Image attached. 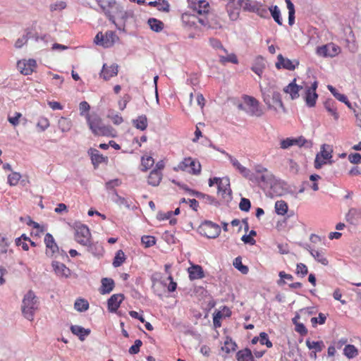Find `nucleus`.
Returning <instances> with one entry per match:
<instances>
[{
  "label": "nucleus",
  "instance_id": "nucleus-1",
  "mask_svg": "<svg viewBox=\"0 0 361 361\" xmlns=\"http://www.w3.org/2000/svg\"><path fill=\"white\" fill-rule=\"evenodd\" d=\"M249 177L247 180L252 183L271 189H273L278 183L274 174L261 164H257L254 166V171H251Z\"/></svg>",
  "mask_w": 361,
  "mask_h": 361
},
{
  "label": "nucleus",
  "instance_id": "nucleus-2",
  "mask_svg": "<svg viewBox=\"0 0 361 361\" xmlns=\"http://www.w3.org/2000/svg\"><path fill=\"white\" fill-rule=\"evenodd\" d=\"M263 101L270 110L277 112L278 109L281 108L283 112H286L283 103L281 99V94L276 91L274 86L262 87L260 86Z\"/></svg>",
  "mask_w": 361,
  "mask_h": 361
},
{
  "label": "nucleus",
  "instance_id": "nucleus-3",
  "mask_svg": "<svg viewBox=\"0 0 361 361\" xmlns=\"http://www.w3.org/2000/svg\"><path fill=\"white\" fill-rule=\"evenodd\" d=\"M37 298L32 290H29L23 297L21 305L22 313L29 321L34 319L35 311L37 310Z\"/></svg>",
  "mask_w": 361,
  "mask_h": 361
},
{
  "label": "nucleus",
  "instance_id": "nucleus-4",
  "mask_svg": "<svg viewBox=\"0 0 361 361\" xmlns=\"http://www.w3.org/2000/svg\"><path fill=\"white\" fill-rule=\"evenodd\" d=\"M85 118L90 130L95 135L108 136L111 135V128L105 126L97 114H87Z\"/></svg>",
  "mask_w": 361,
  "mask_h": 361
},
{
  "label": "nucleus",
  "instance_id": "nucleus-5",
  "mask_svg": "<svg viewBox=\"0 0 361 361\" xmlns=\"http://www.w3.org/2000/svg\"><path fill=\"white\" fill-rule=\"evenodd\" d=\"M175 171H186L192 175H199L201 172V164L199 161L192 157H186L180 161Z\"/></svg>",
  "mask_w": 361,
  "mask_h": 361
},
{
  "label": "nucleus",
  "instance_id": "nucleus-6",
  "mask_svg": "<svg viewBox=\"0 0 361 361\" xmlns=\"http://www.w3.org/2000/svg\"><path fill=\"white\" fill-rule=\"evenodd\" d=\"M118 39V37L115 32L108 30L104 34L102 32H98L94 39V42L97 45L102 46L104 48H109L111 47Z\"/></svg>",
  "mask_w": 361,
  "mask_h": 361
},
{
  "label": "nucleus",
  "instance_id": "nucleus-7",
  "mask_svg": "<svg viewBox=\"0 0 361 361\" xmlns=\"http://www.w3.org/2000/svg\"><path fill=\"white\" fill-rule=\"evenodd\" d=\"M316 52L319 56L333 58L338 55L341 48L334 43H329L317 47Z\"/></svg>",
  "mask_w": 361,
  "mask_h": 361
},
{
  "label": "nucleus",
  "instance_id": "nucleus-8",
  "mask_svg": "<svg viewBox=\"0 0 361 361\" xmlns=\"http://www.w3.org/2000/svg\"><path fill=\"white\" fill-rule=\"evenodd\" d=\"M244 104L247 106L246 112L250 116H261L263 114L262 110L259 107V102L250 96H245L243 97Z\"/></svg>",
  "mask_w": 361,
  "mask_h": 361
},
{
  "label": "nucleus",
  "instance_id": "nucleus-9",
  "mask_svg": "<svg viewBox=\"0 0 361 361\" xmlns=\"http://www.w3.org/2000/svg\"><path fill=\"white\" fill-rule=\"evenodd\" d=\"M298 66L299 61L297 59L290 60L283 57L282 54H279L277 56L276 68L279 70L283 68L288 71H294Z\"/></svg>",
  "mask_w": 361,
  "mask_h": 361
},
{
  "label": "nucleus",
  "instance_id": "nucleus-10",
  "mask_svg": "<svg viewBox=\"0 0 361 361\" xmlns=\"http://www.w3.org/2000/svg\"><path fill=\"white\" fill-rule=\"evenodd\" d=\"M37 63L35 59L20 60L17 63L18 69L22 74L25 75L32 74L34 72Z\"/></svg>",
  "mask_w": 361,
  "mask_h": 361
},
{
  "label": "nucleus",
  "instance_id": "nucleus-11",
  "mask_svg": "<svg viewBox=\"0 0 361 361\" xmlns=\"http://www.w3.org/2000/svg\"><path fill=\"white\" fill-rule=\"evenodd\" d=\"M318 83L317 81H314L310 87H308L305 91V100L306 104L309 107H313L316 104L317 99L318 98V95L316 93V90L317 88Z\"/></svg>",
  "mask_w": 361,
  "mask_h": 361
},
{
  "label": "nucleus",
  "instance_id": "nucleus-12",
  "mask_svg": "<svg viewBox=\"0 0 361 361\" xmlns=\"http://www.w3.org/2000/svg\"><path fill=\"white\" fill-rule=\"evenodd\" d=\"M202 230L209 238H215L221 233L219 226L212 221H205L202 226Z\"/></svg>",
  "mask_w": 361,
  "mask_h": 361
},
{
  "label": "nucleus",
  "instance_id": "nucleus-13",
  "mask_svg": "<svg viewBox=\"0 0 361 361\" xmlns=\"http://www.w3.org/2000/svg\"><path fill=\"white\" fill-rule=\"evenodd\" d=\"M91 233L86 226L79 227L75 234V240L82 245H87L90 243Z\"/></svg>",
  "mask_w": 361,
  "mask_h": 361
},
{
  "label": "nucleus",
  "instance_id": "nucleus-14",
  "mask_svg": "<svg viewBox=\"0 0 361 361\" xmlns=\"http://www.w3.org/2000/svg\"><path fill=\"white\" fill-rule=\"evenodd\" d=\"M51 267L55 274L59 278L67 279L71 274V269L61 262L53 261Z\"/></svg>",
  "mask_w": 361,
  "mask_h": 361
},
{
  "label": "nucleus",
  "instance_id": "nucleus-15",
  "mask_svg": "<svg viewBox=\"0 0 361 361\" xmlns=\"http://www.w3.org/2000/svg\"><path fill=\"white\" fill-rule=\"evenodd\" d=\"M188 1L190 7L200 15L207 13L209 11V4L205 0H199L197 1H194L193 0Z\"/></svg>",
  "mask_w": 361,
  "mask_h": 361
},
{
  "label": "nucleus",
  "instance_id": "nucleus-16",
  "mask_svg": "<svg viewBox=\"0 0 361 361\" xmlns=\"http://www.w3.org/2000/svg\"><path fill=\"white\" fill-rule=\"evenodd\" d=\"M123 299L124 296L123 294L118 293L112 295L107 301L108 310L110 312H116Z\"/></svg>",
  "mask_w": 361,
  "mask_h": 361
},
{
  "label": "nucleus",
  "instance_id": "nucleus-17",
  "mask_svg": "<svg viewBox=\"0 0 361 361\" xmlns=\"http://www.w3.org/2000/svg\"><path fill=\"white\" fill-rule=\"evenodd\" d=\"M118 65L113 63L108 66L106 63L103 65L102 70L100 73V76L105 80H109L111 78L117 75L118 74Z\"/></svg>",
  "mask_w": 361,
  "mask_h": 361
},
{
  "label": "nucleus",
  "instance_id": "nucleus-18",
  "mask_svg": "<svg viewBox=\"0 0 361 361\" xmlns=\"http://www.w3.org/2000/svg\"><path fill=\"white\" fill-rule=\"evenodd\" d=\"M227 156L228 157V159L229 161H231V163L232 164L233 166L238 171V172L246 179H247L248 178H250L249 176H250V173H251V170H250L249 169L243 166V165L240 164V163L238 161L237 159H235V157H233V156L230 155V154H227Z\"/></svg>",
  "mask_w": 361,
  "mask_h": 361
},
{
  "label": "nucleus",
  "instance_id": "nucleus-19",
  "mask_svg": "<svg viewBox=\"0 0 361 361\" xmlns=\"http://www.w3.org/2000/svg\"><path fill=\"white\" fill-rule=\"evenodd\" d=\"M44 243L47 247V255L48 256H53L59 250L56 243L54 241L53 236L50 233H47L44 237Z\"/></svg>",
  "mask_w": 361,
  "mask_h": 361
},
{
  "label": "nucleus",
  "instance_id": "nucleus-20",
  "mask_svg": "<svg viewBox=\"0 0 361 361\" xmlns=\"http://www.w3.org/2000/svg\"><path fill=\"white\" fill-rule=\"evenodd\" d=\"M296 79H294L290 83L286 86L283 91L290 94L292 99H295L299 97V91L302 89L301 86L298 85L295 83Z\"/></svg>",
  "mask_w": 361,
  "mask_h": 361
},
{
  "label": "nucleus",
  "instance_id": "nucleus-21",
  "mask_svg": "<svg viewBox=\"0 0 361 361\" xmlns=\"http://www.w3.org/2000/svg\"><path fill=\"white\" fill-rule=\"evenodd\" d=\"M71 331L74 335L78 336L79 339L82 341H84L91 332L90 329H85L79 325H72L71 326Z\"/></svg>",
  "mask_w": 361,
  "mask_h": 361
},
{
  "label": "nucleus",
  "instance_id": "nucleus-22",
  "mask_svg": "<svg viewBox=\"0 0 361 361\" xmlns=\"http://www.w3.org/2000/svg\"><path fill=\"white\" fill-rule=\"evenodd\" d=\"M88 154L90 156L92 163L94 167L98 166L99 164L104 162L106 159L103 157V155L101 154L97 149L94 148H90L88 150Z\"/></svg>",
  "mask_w": 361,
  "mask_h": 361
},
{
  "label": "nucleus",
  "instance_id": "nucleus-23",
  "mask_svg": "<svg viewBox=\"0 0 361 361\" xmlns=\"http://www.w3.org/2000/svg\"><path fill=\"white\" fill-rule=\"evenodd\" d=\"M196 20H198V22L204 26H206L207 25V21H206L203 18H197V17H195L194 15L188 13H184L182 15V20L183 23L188 25V26L195 25Z\"/></svg>",
  "mask_w": 361,
  "mask_h": 361
},
{
  "label": "nucleus",
  "instance_id": "nucleus-24",
  "mask_svg": "<svg viewBox=\"0 0 361 361\" xmlns=\"http://www.w3.org/2000/svg\"><path fill=\"white\" fill-rule=\"evenodd\" d=\"M188 271L191 280L200 279L204 276L203 269L200 265H192Z\"/></svg>",
  "mask_w": 361,
  "mask_h": 361
},
{
  "label": "nucleus",
  "instance_id": "nucleus-25",
  "mask_svg": "<svg viewBox=\"0 0 361 361\" xmlns=\"http://www.w3.org/2000/svg\"><path fill=\"white\" fill-rule=\"evenodd\" d=\"M259 2L251 0H238V5L243 8L244 11L255 13Z\"/></svg>",
  "mask_w": 361,
  "mask_h": 361
},
{
  "label": "nucleus",
  "instance_id": "nucleus-26",
  "mask_svg": "<svg viewBox=\"0 0 361 361\" xmlns=\"http://www.w3.org/2000/svg\"><path fill=\"white\" fill-rule=\"evenodd\" d=\"M310 255L314 257L315 260L318 262L321 263L323 265L326 266L329 263L326 257H325V253L322 250H316L314 249H311L310 247L308 249Z\"/></svg>",
  "mask_w": 361,
  "mask_h": 361
},
{
  "label": "nucleus",
  "instance_id": "nucleus-27",
  "mask_svg": "<svg viewBox=\"0 0 361 361\" xmlns=\"http://www.w3.org/2000/svg\"><path fill=\"white\" fill-rule=\"evenodd\" d=\"M114 288V281L111 279L104 278L102 279V286L100 293L104 295L108 294L113 290Z\"/></svg>",
  "mask_w": 361,
  "mask_h": 361
},
{
  "label": "nucleus",
  "instance_id": "nucleus-28",
  "mask_svg": "<svg viewBox=\"0 0 361 361\" xmlns=\"http://www.w3.org/2000/svg\"><path fill=\"white\" fill-rule=\"evenodd\" d=\"M162 178V173L159 170H152L148 176V183L152 186H157Z\"/></svg>",
  "mask_w": 361,
  "mask_h": 361
},
{
  "label": "nucleus",
  "instance_id": "nucleus-29",
  "mask_svg": "<svg viewBox=\"0 0 361 361\" xmlns=\"http://www.w3.org/2000/svg\"><path fill=\"white\" fill-rule=\"evenodd\" d=\"M236 359L238 361H255L249 348H245L239 350L236 354Z\"/></svg>",
  "mask_w": 361,
  "mask_h": 361
},
{
  "label": "nucleus",
  "instance_id": "nucleus-30",
  "mask_svg": "<svg viewBox=\"0 0 361 361\" xmlns=\"http://www.w3.org/2000/svg\"><path fill=\"white\" fill-rule=\"evenodd\" d=\"M148 5L153 7H157V9L163 12H169L170 10V5L166 0H156L149 1Z\"/></svg>",
  "mask_w": 361,
  "mask_h": 361
},
{
  "label": "nucleus",
  "instance_id": "nucleus-31",
  "mask_svg": "<svg viewBox=\"0 0 361 361\" xmlns=\"http://www.w3.org/2000/svg\"><path fill=\"white\" fill-rule=\"evenodd\" d=\"M332 146L327 144H323L321 146L320 152L317 154V155L322 157L324 159H327L329 161L332 158Z\"/></svg>",
  "mask_w": 361,
  "mask_h": 361
},
{
  "label": "nucleus",
  "instance_id": "nucleus-32",
  "mask_svg": "<svg viewBox=\"0 0 361 361\" xmlns=\"http://www.w3.org/2000/svg\"><path fill=\"white\" fill-rule=\"evenodd\" d=\"M133 126L140 130H145L148 126L147 118L145 115L139 116L137 118L133 120Z\"/></svg>",
  "mask_w": 361,
  "mask_h": 361
},
{
  "label": "nucleus",
  "instance_id": "nucleus-33",
  "mask_svg": "<svg viewBox=\"0 0 361 361\" xmlns=\"http://www.w3.org/2000/svg\"><path fill=\"white\" fill-rule=\"evenodd\" d=\"M150 29L156 32H161L164 27V23L157 18H150L147 20Z\"/></svg>",
  "mask_w": 361,
  "mask_h": 361
},
{
  "label": "nucleus",
  "instance_id": "nucleus-34",
  "mask_svg": "<svg viewBox=\"0 0 361 361\" xmlns=\"http://www.w3.org/2000/svg\"><path fill=\"white\" fill-rule=\"evenodd\" d=\"M346 219L350 224H356L361 219V212L355 209H351L346 215Z\"/></svg>",
  "mask_w": 361,
  "mask_h": 361
},
{
  "label": "nucleus",
  "instance_id": "nucleus-35",
  "mask_svg": "<svg viewBox=\"0 0 361 361\" xmlns=\"http://www.w3.org/2000/svg\"><path fill=\"white\" fill-rule=\"evenodd\" d=\"M328 90L331 92V94L340 102L345 104L348 107H350V103L348 101L347 97L343 94L339 93L335 87L332 85L327 86Z\"/></svg>",
  "mask_w": 361,
  "mask_h": 361
},
{
  "label": "nucleus",
  "instance_id": "nucleus-36",
  "mask_svg": "<svg viewBox=\"0 0 361 361\" xmlns=\"http://www.w3.org/2000/svg\"><path fill=\"white\" fill-rule=\"evenodd\" d=\"M226 56L219 54V62L221 64H226V63H232L233 64H237L238 63V58L236 55L233 53L231 54H226Z\"/></svg>",
  "mask_w": 361,
  "mask_h": 361
},
{
  "label": "nucleus",
  "instance_id": "nucleus-37",
  "mask_svg": "<svg viewBox=\"0 0 361 361\" xmlns=\"http://www.w3.org/2000/svg\"><path fill=\"white\" fill-rule=\"evenodd\" d=\"M238 6H235V4H227L226 10L228 14V16L231 20H236L239 17V8Z\"/></svg>",
  "mask_w": 361,
  "mask_h": 361
},
{
  "label": "nucleus",
  "instance_id": "nucleus-38",
  "mask_svg": "<svg viewBox=\"0 0 361 361\" xmlns=\"http://www.w3.org/2000/svg\"><path fill=\"white\" fill-rule=\"evenodd\" d=\"M89 252L92 253L94 255H100L103 252V247L98 242L91 243L86 245Z\"/></svg>",
  "mask_w": 361,
  "mask_h": 361
},
{
  "label": "nucleus",
  "instance_id": "nucleus-39",
  "mask_svg": "<svg viewBox=\"0 0 361 361\" xmlns=\"http://www.w3.org/2000/svg\"><path fill=\"white\" fill-rule=\"evenodd\" d=\"M58 125H59V129L62 132H68L72 127L71 121L65 117H61L59 118V120L58 121Z\"/></svg>",
  "mask_w": 361,
  "mask_h": 361
},
{
  "label": "nucleus",
  "instance_id": "nucleus-40",
  "mask_svg": "<svg viewBox=\"0 0 361 361\" xmlns=\"http://www.w3.org/2000/svg\"><path fill=\"white\" fill-rule=\"evenodd\" d=\"M275 211L279 215H285L288 212V204L283 200H278L275 203Z\"/></svg>",
  "mask_w": 361,
  "mask_h": 361
},
{
  "label": "nucleus",
  "instance_id": "nucleus-41",
  "mask_svg": "<svg viewBox=\"0 0 361 361\" xmlns=\"http://www.w3.org/2000/svg\"><path fill=\"white\" fill-rule=\"evenodd\" d=\"M265 68V64L262 59H259L252 66L251 70L259 77H262L263 71Z\"/></svg>",
  "mask_w": 361,
  "mask_h": 361
},
{
  "label": "nucleus",
  "instance_id": "nucleus-42",
  "mask_svg": "<svg viewBox=\"0 0 361 361\" xmlns=\"http://www.w3.org/2000/svg\"><path fill=\"white\" fill-rule=\"evenodd\" d=\"M306 345L310 349H314L315 352H321L324 348V342L320 341H311L310 339L306 340Z\"/></svg>",
  "mask_w": 361,
  "mask_h": 361
},
{
  "label": "nucleus",
  "instance_id": "nucleus-43",
  "mask_svg": "<svg viewBox=\"0 0 361 361\" xmlns=\"http://www.w3.org/2000/svg\"><path fill=\"white\" fill-rule=\"evenodd\" d=\"M288 10V24L293 25L295 23V7L290 0H286Z\"/></svg>",
  "mask_w": 361,
  "mask_h": 361
},
{
  "label": "nucleus",
  "instance_id": "nucleus-44",
  "mask_svg": "<svg viewBox=\"0 0 361 361\" xmlns=\"http://www.w3.org/2000/svg\"><path fill=\"white\" fill-rule=\"evenodd\" d=\"M112 200L119 206H124L128 209H129L130 207V204L128 203V200L126 198L118 195L116 190L114 191Z\"/></svg>",
  "mask_w": 361,
  "mask_h": 361
},
{
  "label": "nucleus",
  "instance_id": "nucleus-45",
  "mask_svg": "<svg viewBox=\"0 0 361 361\" xmlns=\"http://www.w3.org/2000/svg\"><path fill=\"white\" fill-rule=\"evenodd\" d=\"M271 16L274 20L279 25H282V18L281 17V11L277 6H271L269 8Z\"/></svg>",
  "mask_w": 361,
  "mask_h": 361
},
{
  "label": "nucleus",
  "instance_id": "nucleus-46",
  "mask_svg": "<svg viewBox=\"0 0 361 361\" xmlns=\"http://www.w3.org/2000/svg\"><path fill=\"white\" fill-rule=\"evenodd\" d=\"M74 307L78 312H85L89 308V303L85 299H77L75 302Z\"/></svg>",
  "mask_w": 361,
  "mask_h": 361
},
{
  "label": "nucleus",
  "instance_id": "nucleus-47",
  "mask_svg": "<svg viewBox=\"0 0 361 361\" xmlns=\"http://www.w3.org/2000/svg\"><path fill=\"white\" fill-rule=\"evenodd\" d=\"M126 260V256L124 252L120 250H118L116 253V256L114 257L113 265L114 267H120Z\"/></svg>",
  "mask_w": 361,
  "mask_h": 361
},
{
  "label": "nucleus",
  "instance_id": "nucleus-48",
  "mask_svg": "<svg viewBox=\"0 0 361 361\" xmlns=\"http://www.w3.org/2000/svg\"><path fill=\"white\" fill-rule=\"evenodd\" d=\"M236 347H237V345L235 342H233L231 339H226L221 349L223 351L226 352V353H230L231 352L235 351L236 349Z\"/></svg>",
  "mask_w": 361,
  "mask_h": 361
},
{
  "label": "nucleus",
  "instance_id": "nucleus-49",
  "mask_svg": "<svg viewBox=\"0 0 361 361\" xmlns=\"http://www.w3.org/2000/svg\"><path fill=\"white\" fill-rule=\"evenodd\" d=\"M344 355L348 358H353L357 355V350L353 345H347L343 350Z\"/></svg>",
  "mask_w": 361,
  "mask_h": 361
},
{
  "label": "nucleus",
  "instance_id": "nucleus-50",
  "mask_svg": "<svg viewBox=\"0 0 361 361\" xmlns=\"http://www.w3.org/2000/svg\"><path fill=\"white\" fill-rule=\"evenodd\" d=\"M8 239L0 233V255L6 254L8 251Z\"/></svg>",
  "mask_w": 361,
  "mask_h": 361
},
{
  "label": "nucleus",
  "instance_id": "nucleus-51",
  "mask_svg": "<svg viewBox=\"0 0 361 361\" xmlns=\"http://www.w3.org/2000/svg\"><path fill=\"white\" fill-rule=\"evenodd\" d=\"M233 266L241 273L245 274L248 272V267L242 264V260L240 257H236L233 262Z\"/></svg>",
  "mask_w": 361,
  "mask_h": 361
},
{
  "label": "nucleus",
  "instance_id": "nucleus-52",
  "mask_svg": "<svg viewBox=\"0 0 361 361\" xmlns=\"http://www.w3.org/2000/svg\"><path fill=\"white\" fill-rule=\"evenodd\" d=\"M141 162L143 170L147 171L154 165V160L152 157L147 156L142 158Z\"/></svg>",
  "mask_w": 361,
  "mask_h": 361
},
{
  "label": "nucleus",
  "instance_id": "nucleus-53",
  "mask_svg": "<svg viewBox=\"0 0 361 361\" xmlns=\"http://www.w3.org/2000/svg\"><path fill=\"white\" fill-rule=\"evenodd\" d=\"M223 183L224 185H222V190L221 192H219L222 194L224 198H226V196H228L230 197L231 195V190L230 188L229 180L224 179L223 180Z\"/></svg>",
  "mask_w": 361,
  "mask_h": 361
},
{
  "label": "nucleus",
  "instance_id": "nucleus-54",
  "mask_svg": "<svg viewBox=\"0 0 361 361\" xmlns=\"http://www.w3.org/2000/svg\"><path fill=\"white\" fill-rule=\"evenodd\" d=\"M326 109L332 115L335 120L338 119V114L337 113L336 108L332 102H326L324 104Z\"/></svg>",
  "mask_w": 361,
  "mask_h": 361
},
{
  "label": "nucleus",
  "instance_id": "nucleus-55",
  "mask_svg": "<svg viewBox=\"0 0 361 361\" xmlns=\"http://www.w3.org/2000/svg\"><path fill=\"white\" fill-rule=\"evenodd\" d=\"M20 178L21 175L19 173L13 172L8 176V183L10 185L15 186L18 183Z\"/></svg>",
  "mask_w": 361,
  "mask_h": 361
},
{
  "label": "nucleus",
  "instance_id": "nucleus-56",
  "mask_svg": "<svg viewBox=\"0 0 361 361\" xmlns=\"http://www.w3.org/2000/svg\"><path fill=\"white\" fill-rule=\"evenodd\" d=\"M141 242L145 247H150L156 243V239L154 236L144 235L141 238Z\"/></svg>",
  "mask_w": 361,
  "mask_h": 361
},
{
  "label": "nucleus",
  "instance_id": "nucleus-57",
  "mask_svg": "<svg viewBox=\"0 0 361 361\" xmlns=\"http://www.w3.org/2000/svg\"><path fill=\"white\" fill-rule=\"evenodd\" d=\"M292 140L293 146L303 147L306 146V145L307 144H310V142L307 140H306L303 136L292 137Z\"/></svg>",
  "mask_w": 361,
  "mask_h": 361
},
{
  "label": "nucleus",
  "instance_id": "nucleus-58",
  "mask_svg": "<svg viewBox=\"0 0 361 361\" xmlns=\"http://www.w3.org/2000/svg\"><path fill=\"white\" fill-rule=\"evenodd\" d=\"M121 183L122 181L121 179L115 178L107 181L105 184V188L106 190H113L115 188L120 186Z\"/></svg>",
  "mask_w": 361,
  "mask_h": 361
},
{
  "label": "nucleus",
  "instance_id": "nucleus-59",
  "mask_svg": "<svg viewBox=\"0 0 361 361\" xmlns=\"http://www.w3.org/2000/svg\"><path fill=\"white\" fill-rule=\"evenodd\" d=\"M259 343L262 345H265L267 348H270L272 347V343L269 341L268 335L265 332H261L259 334Z\"/></svg>",
  "mask_w": 361,
  "mask_h": 361
},
{
  "label": "nucleus",
  "instance_id": "nucleus-60",
  "mask_svg": "<svg viewBox=\"0 0 361 361\" xmlns=\"http://www.w3.org/2000/svg\"><path fill=\"white\" fill-rule=\"evenodd\" d=\"M49 126V121L47 118L42 117L38 120L37 127L40 131H44Z\"/></svg>",
  "mask_w": 361,
  "mask_h": 361
},
{
  "label": "nucleus",
  "instance_id": "nucleus-61",
  "mask_svg": "<svg viewBox=\"0 0 361 361\" xmlns=\"http://www.w3.org/2000/svg\"><path fill=\"white\" fill-rule=\"evenodd\" d=\"M209 44L210 45L214 48V49H221L222 50L225 54H227V50L224 47V46L222 45L221 42L217 39H214V38H211L209 39Z\"/></svg>",
  "mask_w": 361,
  "mask_h": 361
},
{
  "label": "nucleus",
  "instance_id": "nucleus-62",
  "mask_svg": "<svg viewBox=\"0 0 361 361\" xmlns=\"http://www.w3.org/2000/svg\"><path fill=\"white\" fill-rule=\"evenodd\" d=\"M28 240H29V238L26 237L25 235H22L20 238H18L16 240V245L18 246H21L24 250L27 251L29 249V246L25 241H27Z\"/></svg>",
  "mask_w": 361,
  "mask_h": 361
},
{
  "label": "nucleus",
  "instance_id": "nucleus-63",
  "mask_svg": "<svg viewBox=\"0 0 361 361\" xmlns=\"http://www.w3.org/2000/svg\"><path fill=\"white\" fill-rule=\"evenodd\" d=\"M108 118H109L115 125H119L123 121V118L119 114H115L113 111L109 113Z\"/></svg>",
  "mask_w": 361,
  "mask_h": 361
},
{
  "label": "nucleus",
  "instance_id": "nucleus-64",
  "mask_svg": "<svg viewBox=\"0 0 361 361\" xmlns=\"http://www.w3.org/2000/svg\"><path fill=\"white\" fill-rule=\"evenodd\" d=\"M250 201L247 198H242L239 204V208L241 211L248 212L250 209Z\"/></svg>",
  "mask_w": 361,
  "mask_h": 361
}]
</instances>
